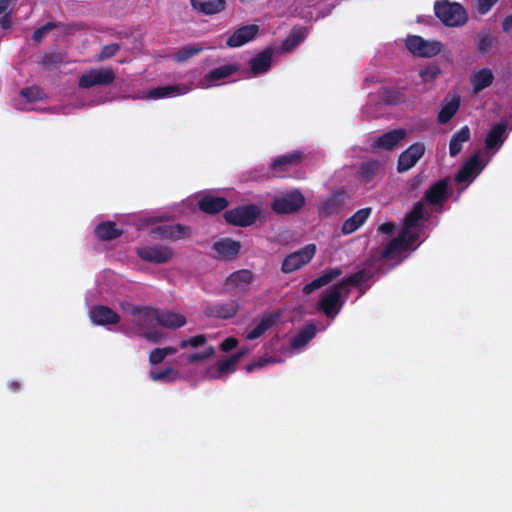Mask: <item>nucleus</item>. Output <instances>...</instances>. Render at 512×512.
Masks as SVG:
<instances>
[{
  "label": "nucleus",
  "instance_id": "41",
  "mask_svg": "<svg viewBox=\"0 0 512 512\" xmlns=\"http://www.w3.org/2000/svg\"><path fill=\"white\" fill-rule=\"evenodd\" d=\"M202 50H203V48L199 45L185 46V47L179 49L175 53L174 59L177 62H184V61H187L188 59H190L191 57L195 56Z\"/></svg>",
  "mask_w": 512,
  "mask_h": 512
},
{
  "label": "nucleus",
  "instance_id": "42",
  "mask_svg": "<svg viewBox=\"0 0 512 512\" xmlns=\"http://www.w3.org/2000/svg\"><path fill=\"white\" fill-rule=\"evenodd\" d=\"M439 73L440 69L438 68V66L430 65L422 69L419 72V76L423 84H431L435 81Z\"/></svg>",
  "mask_w": 512,
  "mask_h": 512
},
{
  "label": "nucleus",
  "instance_id": "39",
  "mask_svg": "<svg viewBox=\"0 0 512 512\" xmlns=\"http://www.w3.org/2000/svg\"><path fill=\"white\" fill-rule=\"evenodd\" d=\"M447 187L444 182H438L426 193V200L431 204H439L446 197Z\"/></svg>",
  "mask_w": 512,
  "mask_h": 512
},
{
  "label": "nucleus",
  "instance_id": "7",
  "mask_svg": "<svg viewBox=\"0 0 512 512\" xmlns=\"http://www.w3.org/2000/svg\"><path fill=\"white\" fill-rule=\"evenodd\" d=\"M305 198L298 190L281 193L274 198L272 208L278 214H289L303 207Z\"/></svg>",
  "mask_w": 512,
  "mask_h": 512
},
{
  "label": "nucleus",
  "instance_id": "31",
  "mask_svg": "<svg viewBox=\"0 0 512 512\" xmlns=\"http://www.w3.org/2000/svg\"><path fill=\"white\" fill-rule=\"evenodd\" d=\"M308 35V30L304 27L294 28L287 39L282 44V49L285 52H290L296 48L301 42L305 40Z\"/></svg>",
  "mask_w": 512,
  "mask_h": 512
},
{
  "label": "nucleus",
  "instance_id": "24",
  "mask_svg": "<svg viewBox=\"0 0 512 512\" xmlns=\"http://www.w3.org/2000/svg\"><path fill=\"white\" fill-rule=\"evenodd\" d=\"M272 53L265 50L250 60V73L252 76L265 73L271 67Z\"/></svg>",
  "mask_w": 512,
  "mask_h": 512
},
{
  "label": "nucleus",
  "instance_id": "33",
  "mask_svg": "<svg viewBox=\"0 0 512 512\" xmlns=\"http://www.w3.org/2000/svg\"><path fill=\"white\" fill-rule=\"evenodd\" d=\"M341 271L339 269H332L326 273H324L322 276L318 277L311 283L307 284L303 288V292L305 294H310L316 289H319L320 287L330 283L334 279H336L338 276H340Z\"/></svg>",
  "mask_w": 512,
  "mask_h": 512
},
{
  "label": "nucleus",
  "instance_id": "16",
  "mask_svg": "<svg viewBox=\"0 0 512 512\" xmlns=\"http://www.w3.org/2000/svg\"><path fill=\"white\" fill-rule=\"evenodd\" d=\"M425 146L422 143H414L407 150L401 153L398 160V170L400 172L411 169L423 156Z\"/></svg>",
  "mask_w": 512,
  "mask_h": 512
},
{
  "label": "nucleus",
  "instance_id": "22",
  "mask_svg": "<svg viewBox=\"0 0 512 512\" xmlns=\"http://www.w3.org/2000/svg\"><path fill=\"white\" fill-rule=\"evenodd\" d=\"M258 27L256 25L244 26L233 33L227 40L230 47H239L251 41L257 34Z\"/></svg>",
  "mask_w": 512,
  "mask_h": 512
},
{
  "label": "nucleus",
  "instance_id": "46",
  "mask_svg": "<svg viewBox=\"0 0 512 512\" xmlns=\"http://www.w3.org/2000/svg\"><path fill=\"white\" fill-rule=\"evenodd\" d=\"M54 27H55V25L53 23H48V24L44 25L43 27L37 29L33 35L34 40L37 42H40L48 32H50L52 29H54Z\"/></svg>",
  "mask_w": 512,
  "mask_h": 512
},
{
  "label": "nucleus",
  "instance_id": "27",
  "mask_svg": "<svg viewBox=\"0 0 512 512\" xmlns=\"http://www.w3.org/2000/svg\"><path fill=\"white\" fill-rule=\"evenodd\" d=\"M343 205V194L334 193L323 200L319 205V213L323 217L335 214Z\"/></svg>",
  "mask_w": 512,
  "mask_h": 512
},
{
  "label": "nucleus",
  "instance_id": "43",
  "mask_svg": "<svg viewBox=\"0 0 512 512\" xmlns=\"http://www.w3.org/2000/svg\"><path fill=\"white\" fill-rule=\"evenodd\" d=\"M174 374V370L172 368H167L165 370L159 371L157 369H152L150 371V376L154 381H172L175 379V376H172Z\"/></svg>",
  "mask_w": 512,
  "mask_h": 512
},
{
  "label": "nucleus",
  "instance_id": "21",
  "mask_svg": "<svg viewBox=\"0 0 512 512\" xmlns=\"http://www.w3.org/2000/svg\"><path fill=\"white\" fill-rule=\"evenodd\" d=\"M152 231L164 238H170L178 240L181 238L188 237L190 230L187 227L181 225L162 224L152 228Z\"/></svg>",
  "mask_w": 512,
  "mask_h": 512
},
{
  "label": "nucleus",
  "instance_id": "37",
  "mask_svg": "<svg viewBox=\"0 0 512 512\" xmlns=\"http://www.w3.org/2000/svg\"><path fill=\"white\" fill-rule=\"evenodd\" d=\"M382 172V164L378 161H369L362 165L360 176L365 183L373 181Z\"/></svg>",
  "mask_w": 512,
  "mask_h": 512
},
{
  "label": "nucleus",
  "instance_id": "36",
  "mask_svg": "<svg viewBox=\"0 0 512 512\" xmlns=\"http://www.w3.org/2000/svg\"><path fill=\"white\" fill-rule=\"evenodd\" d=\"M237 312V305L235 303L217 304L209 307L206 314L218 318H230Z\"/></svg>",
  "mask_w": 512,
  "mask_h": 512
},
{
  "label": "nucleus",
  "instance_id": "35",
  "mask_svg": "<svg viewBox=\"0 0 512 512\" xmlns=\"http://www.w3.org/2000/svg\"><path fill=\"white\" fill-rule=\"evenodd\" d=\"M470 138V130L467 126L462 127L455 135H453L450 145L449 153L451 157H455L462 149L464 143Z\"/></svg>",
  "mask_w": 512,
  "mask_h": 512
},
{
  "label": "nucleus",
  "instance_id": "13",
  "mask_svg": "<svg viewBox=\"0 0 512 512\" xmlns=\"http://www.w3.org/2000/svg\"><path fill=\"white\" fill-rule=\"evenodd\" d=\"M238 70V65L227 64L211 70L197 84L201 89H209L220 85L226 78L233 75Z\"/></svg>",
  "mask_w": 512,
  "mask_h": 512
},
{
  "label": "nucleus",
  "instance_id": "53",
  "mask_svg": "<svg viewBox=\"0 0 512 512\" xmlns=\"http://www.w3.org/2000/svg\"><path fill=\"white\" fill-rule=\"evenodd\" d=\"M12 0H0V14L5 12Z\"/></svg>",
  "mask_w": 512,
  "mask_h": 512
},
{
  "label": "nucleus",
  "instance_id": "23",
  "mask_svg": "<svg viewBox=\"0 0 512 512\" xmlns=\"http://www.w3.org/2000/svg\"><path fill=\"white\" fill-rule=\"evenodd\" d=\"M236 365L237 358L231 356L225 360L218 362L216 365L208 368L206 371V377L210 379L221 378L227 374L234 372Z\"/></svg>",
  "mask_w": 512,
  "mask_h": 512
},
{
  "label": "nucleus",
  "instance_id": "14",
  "mask_svg": "<svg viewBox=\"0 0 512 512\" xmlns=\"http://www.w3.org/2000/svg\"><path fill=\"white\" fill-rule=\"evenodd\" d=\"M138 256L148 262L166 263L174 257L173 250L168 246H144L137 250Z\"/></svg>",
  "mask_w": 512,
  "mask_h": 512
},
{
  "label": "nucleus",
  "instance_id": "47",
  "mask_svg": "<svg viewBox=\"0 0 512 512\" xmlns=\"http://www.w3.org/2000/svg\"><path fill=\"white\" fill-rule=\"evenodd\" d=\"M118 50H119V46L117 44L107 45L102 49V51L99 55V59L104 60V59L110 58L113 55H115Z\"/></svg>",
  "mask_w": 512,
  "mask_h": 512
},
{
  "label": "nucleus",
  "instance_id": "50",
  "mask_svg": "<svg viewBox=\"0 0 512 512\" xmlns=\"http://www.w3.org/2000/svg\"><path fill=\"white\" fill-rule=\"evenodd\" d=\"M394 228H395V226L393 223H385L379 227V231H381L383 233L390 234L394 231Z\"/></svg>",
  "mask_w": 512,
  "mask_h": 512
},
{
  "label": "nucleus",
  "instance_id": "18",
  "mask_svg": "<svg viewBox=\"0 0 512 512\" xmlns=\"http://www.w3.org/2000/svg\"><path fill=\"white\" fill-rule=\"evenodd\" d=\"M277 314L266 315L248 327L244 333L247 340H256L265 334L277 321Z\"/></svg>",
  "mask_w": 512,
  "mask_h": 512
},
{
  "label": "nucleus",
  "instance_id": "51",
  "mask_svg": "<svg viewBox=\"0 0 512 512\" xmlns=\"http://www.w3.org/2000/svg\"><path fill=\"white\" fill-rule=\"evenodd\" d=\"M503 29L505 31L512 30V15L508 16L503 22Z\"/></svg>",
  "mask_w": 512,
  "mask_h": 512
},
{
  "label": "nucleus",
  "instance_id": "11",
  "mask_svg": "<svg viewBox=\"0 0 512 512\" xmlns=\"http://www.w3.org/2000/svg\"><path fill=\"white\" fill-rule=\"evenodd\" d=\"M316 253V246L309 244L302 249L288 255L282 263V271L284 273H292L307 263L313 258Z\"/></svg>",
  "mask_w": 512,
  "mask_h": 512
},
{
  "label": "nucleus",
  "instance_id": "1",
  "mask_svg": "<svg viewBox=\"0 0 512 512\" xmlns=\"http://www.w3.org/2000/svg\"><path fill=\"white\" fill-rule=\"evenodd\" d=\"M131 314L137 326V333L152 343L162 340L164 334L156 329L160 325L170 329H178L186 324V318L173 311H159L150 307H133Z\"/></svg>",
  "mask_w": 512,
  "mask_h": 512
},
{
  "label": "nucleus",
  "instance_id": "26",
  "mask_svg": "<svg viewBox=\"0 0 512 512\" xmlns=\"http://www.w3.org/2000/svg\"><path fill=\"white\" fill-rule=\"evenodd\" d=\"M371 214V208H363L358 210L353 216L348 218L342 226L344 234H351L359 229Z\"/></svg>",
  "mask_w": 512,
  "mask_h": 512
},
{
  "label": "nucleus",
  "instance_id": "32",
  "mask_svg": "<svg viewBox=\"0 0 512 512\" xmlns=\"http://www.w3.org/2000/svg\"><path fill=\"white\" fill-rule=\"evenodd\" d=\"M96 236L101 240H112L122 234L114 222L105 221L100 223L95 229Z\"/></svg>",
  "mask_w": 512,
  "mask_h": 512
},
{
  "label": "nucleus",
  "instance_id": "38",
  "mask_svg": "<svg viewBox=\"0 0 512 512\" xmlns=\"http://www.w3.org/2000/svg\"><path fill=\"white\" fill-rule=\"evenodd\" d=\"M302 159L301 152H292L286 155H282L277 157L272 162V169L274 170H284L287 166H291L297 164Z\"/></svg>",
  "mask_w": 512,
  "mask_h": 512
},
{
  "label": "nucleus",
  "instance_id": "25",
  "mask_svg": "<svg viewBox=\"0 0 512 512\" xmlns=\"http://www.w3.org/2000/svg\"><path fill=\"white\" fill-rule=\"evenodd\" d=\"M253 281V274L251 271L243 269L232 273L227 281L226 285L230 289L244 290Z\"/></svg>",
  "mask_w": 512,
  "mask_h": 512
},
{
  "label": "nucleus",
  "instance_id": "40",
  "mask_svg": "<svg viewBox=\"0 0 512 512\" xmlns=\"http://www.w3.org/2000/svg\"><path fill=\"white\" fill-rule=\"evenodd\" d=\"M178 347H165V348H156L154 349L149 356V361L151 364H158L162 362L167 356L173 355L177 353Z\"/></svg>",
  "mask_w": 512,
  "mask_h": 512
},
{
  "label": "nucleus",
  "instance_id": "9",
  "mask_svg": "<svg viewBox=\"0 0 512 512\" xmlns=\"http://www.w3.org/2000/svg\"><path fill=\"white\" fill-rule=\"evenodd\" d=\"M408 50L419 57H433L441 52L442 44L436 40H425L420 36H409L406 40Z\"/></svg>",
  "mask_w": 512,
  "mask_h": 512
},
{
  "label": "nucleus",
  "instance_id": "4",
  "mask_svg": "<svg viewBox=\"0 0 512 512\" xmlns=\"http://www.w3.org/2000/svg\"><path fill=\"white\" fill-rule=\"evenodd\" d=\"M368 279L366 272H358L339 285L332 287L325 293L320 302L321 310L330 317H334L340 310L343 301L342 297L348 292V287L358 285Z\"/></svg>",
  "mask_w": 512,
  "mask_h": 512
},
{
  "label": "nucleus",
  "instance_id": "10",
  "mask_svg": "<svg viewBox=\"0 0 512 512\" xmlns=\"http://www.w3.org/2000/svg\"><path fill=\"white\" fill-rule=\"evenodd\" d=\"M115 80V73L110 68H96L86 71L79 79L81 88H91L94 86H106Z\"/></svg>",
  "mask_w": 512,
  "mask_h": 512
},
{
  "label": "nucleus",
  "instance_id": "28",
  "mask_svg": "<svg viewBox=\"0 0 512 512\" xmlns=\"http://www.w3.org/2000/svg\"><path fill=\"white\" fill-rule=\"evenodd\" d=\"M191 5L205 14H216L225 8V0H191Z\"/></svg>",
  "mask_w": 512,
  "mask_h": 512
},
{
  "label": "nucleus",
  "instance_id": "5",
  "mask_svg": "<svg viewBox=\"0 0 512 512\" xmlns=\"http://www.w3.org/2000/svg\"><path fill=\"white\" fill-rule=\"evenodd\" d=\"M179 348L186 351L181 357L192 364L205 362L215 355V348L207 345V337L203 334L182 340Z\"/></svg>",
  "mask_w": 512,
  "mask_h": 512
},
{
  "label": "nucleus",
  "instance_id": "17",
  "mask_svg": "<svg viewBox=\"0 0 512 512\" xmlns=\"http://www.w3.org/2000/svg\"><path fill=\"white\" fill-rule=\"evenodd\" d=\"M407 136L404 129L389 131L374 140V148L377 150H392L396 148Z\"/></svg>",
  "mask_w": 512,
  "mask_h": 512
},
{
  "label": "nucleus",
  "instance_id": "30",
  "mask_svg": "<svg viewBox=\"0 0 512 512\" xmlns=\"http://www.w3.org/2000/svg\"><path fill=\"white\" fill-rule=\"evenodd\" d=\"M316 334V328L313 325L306 326L291 341V353L302 349Z\"/></svg>",
  "mask_w": 512,
  "mask_h": 512
},
{
  "label": "nucleus",
  "instance_id": "48",
  "mask_svg": "<svg viewBox=\"0 0 512 512\" xmlns=\"http://www.w3.org/2000/svg\"><path fill=\"white\" fill-rule=\"evenodd\" d=\"M498 0H478V10L481 14L487 13Z\"/></svg>",
  "mask_w": 512,
  "mask_h": 512
},
{
  "label": "nucleus",
  "instance_id": "44",
  "mask_svg": "<svg viewBox=\"0 0 512 512\" xmlns=\"http://www.w3.org/2000/svg\"><path fill=\"white\" fill-rule=\"evenodd\" d=\"M43 92L41 89L37 87L27 88L22 90L21 96L27 101V102H34L39 99H42Z\"/></svg>",
  "mask_w": 512,
  "mask_h": 512
},
{
  "label": "nucleus",
  "instance_id": "20",
  "mask_svg": "<svg viewBox=\"0 0 512 512\" xmlns=\"http://www.w3.org/2000/svg\"><path fill=\"white\" fill-rule=\"evenodd\" d=\"M89 316L91 321L96 325L116 324L119 321V316L106 306L93 307L89 312Z\"/></svg>",
  "mask_w": 512,
  "mask_h": 512
},
{
  "label": "nucleus",
  "instance_id": "29",
  "mask_svg": "<svg viewBox=\"0 0 512 512\" xmlns=\"http://www.w3.org/2000/svg\"><path fill=\"white\" fill-rule=\"evenodd\" d=\"M227 201L223 197H214L211 195L203 196L198 205L200 209L207 213H216L227 206Z\"/></svg>",
  "mask_w": 512,
  "mask_h": 512
},
{
  "label": "nucleus",
  "instance_id": "12",
  "mask_svg": "<svg viewBox=\"0 0 512 512\" xmlns=\"http://www.w3.org/2000/svg\"><path fill=\"white\" fill-rule=\"evenodd\" d=\"M242 245L232 238H221L216 240L212 246V256L222 261L236 259L241 251Z\"/></svg>",
  "mask_w": 512,
  "mask_h": 512
},
{
  "label": "nucleus",
  "instance_id": "15",
  "mask_svg": "<svg viewBox=\"0 0 512 512\" xmlns=\"http://www.w3.org/2000/svg\"><path fill=\"white\" fill-rule=\"evenodd\" d=\"M193 84H178L171 86H164L151 89L145 94H141L138 96L140 99H152L157 100L161 98H170L180 95H185L192 91Z\"/></svg>",
  "mask_w": 512,
  "mask_h": 512
},
{
  "label": "nucleus",
  "instance_id": "6",
  "mask_svg": "<svg viewBox=\"0 0 512 512\" xmlns=\"http://www.w3.org/2000/svg\"><path fill=\"white\" fill-rule=\"evenodd\" d=\"M434 8L437 17L447 26H460L467 21V13L458 3L439 1Z\"/></svg>",
  "mask_w": 512,
  "mask_h": 512
},
{
  "label": "nucleus",
  "instance_id": "3",
  "mask_svg": "<svg viewBox=\"0 0 512 512\" xmlns=\"http://www.w3.org/2000/svg\"><path fill=\"white\" fill-rule=\"evenodd\" d=\"M506 130V122L496 124L490 129L485 139V146L488 151H491V154L489 155L486 161L481 160L480 153L471 157L457 174L456 181L458 183L466 181L471 182L482 171V169L486 166V164L491 159L493 154L500 149V147L506 140Z\"/></svg>",
  "mask_w": 512,
  "mask_h": 512
},
{
  "label": "nucleus",
  "instance_id": "34",
  "mask_svg": "<svg viewBox=\"0 0 512 512\" xmlns=\"http://www.w3.org/2000/svg\"><path fill=\"white\" fill-rule=\"evenodd\" d=\"M460 104V99L457 96L446 98L443 106L439 112L438 119L441 123L448 122L453 115L457 112Z\"/></svg>",
  "mask_w": 512,
  "mask_h": 512
},
{
  "label": "nucleus",
  "instance_id": "54",
  "mask_svg": "<svg viewBox=\"0 0 512 512\" xmlns=\"http://www.w3.org/2000/svg\"><path fill=\"white\" fill-rule=\"evenodd\" d=\"M1 25H2L3 28L10 27V25H11L10 20L7 17L2 18L1 19Z\"/></svg>",
  "mask_w": 512,
  "mask_h": 512
},
{
  "label": "nucleus",
  "instance_id": "52",
  "mask_svg": "<svg viewBox=\"0 0 512 512\" xmlns=\"http://www.w3.org/2000/svg\"><path fill=\"white\" fill-rule=\"evenodd\" d=\"M249 352L247 348H241L236 354L232 355V357L237 358V363L240 361V359L246 355Z\"/></svg>",
  "mask_w": 512,
  "mask_h": 512
},
{
  "label": "nucleus",
  "instance_id": "49",
  "mask_svg": "<svg viewBox=\"0 0 512 512\" xmlns=\"http://www.w3.org/2000/svg\"><path fill=\"white\" fill-rule=\"evenodd\" d=\"M238 344V340L234 337H229L227 339H225L222 343H221V349L224 351V352H228L232 349H234Z\"/></svg>",
  "mask_w": 512,
  "mask_h": 512
},
{
  "label": "nucleus",
  "instance_id": "19",
  "mask_svg": "<svg viewBox=\"0 0 512 512\" xmlns=\"http://www.w3.org/2000/svg\"><path fill=\"white\" fill-rule=\"evenodd\" d=\"M494 80V74L489 68H480L472 72L470 76V84L474 94H478L485 88L489 87Z\"/></svg>",
  "mask_w": 512,
  "mask_h": 512
},
{
  "label": "nucleus",
  "instance_id": "45",
  "mask_svg": "<svg viewBox=\"0 0 512 512\" xmlns=\"http://www.w3.org/2000/svg\"><path fill=\"white\" fill-rule=\"evenodd\" d=\"M280 362H282V359L279 357L264 356L261 359H259L257 362L249 364L246 367V369L248 372H251L254 368H260V367L265 366L266 364L280 363Z\"/></svg>",
  "mask_w": 512,
  "mask_h": 512
},
{
  "label": "nucleus",
  "instance_id": "8",
  "mask_svg": "<svg viewBox=\"0 0 512 512\" xmlns=\"http://www.w3.org/2000/svg\"><path fill=\"white\" fill-rule=\"evenodd\" d=\"M261 209L255 205L240 206L225 213V219L228 223L236 226L252 225L260 216Z\"/></svg>",
  "mask_w": 512,
  "mask_h": 512
},
{
  "label": "nucleus",
  "instance_id": "2",
  "mask_svg": "<svg viewBox=\"0 0 512 512\" xmlns=\"http://www.w3.org/2000/svg\"><path fill=\"white\" fill-rule=\"evenodd\" d=\"M425 218L424 205L417 204L406 217L404 227L399 237L393 239L383 252V258L392 265L399 263L406 252L412 247L422 229V220Z\"/></svg>",
  "mask_w": 512,
  "mask_h": 512
}]
</instances>
